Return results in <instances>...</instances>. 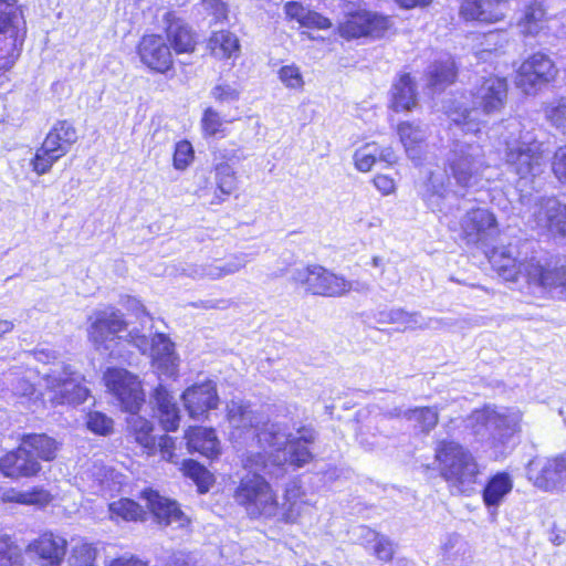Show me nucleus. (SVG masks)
<instances>
[{
	"instance_id": "9",
	"label": "nucleus",
	"mask_w": 566,
	"mask_h": 566,
	"mask_svg": "<svg viewBox=\"0 0 566 566\" xmlns=\"http://www.w3.org/2000/svg\"><path fill=\"white\" fill-rule=\"evenodd\" d=\"M291 281L305 293L324 297H343L350 291L363 292L368 290L366 283L348 281L345 276L318 264L293 269Z\"/></svg>"
},
{
	"instance_id": "26",
	"label": "nucleus",
	"mask_w": 566,
	"mask_h": 566,
	"mask_svg": "<svg viewBox=\"0 0 566 566\" xmlns=\"http://www.w3.org/2000/svg\"><path fill=\"white\" fill-rule=\"evenodd\" d=\"M379 322L402 326L403 331L437 328L442 324L440 318H424L418 312H406L402 308H392L379 314Z\"/></svg>"
},
{
	"instance_id": "2",
	"label": "nucleus",
	"mask_w": 566,
	"mask_h": 566,
	"mask_svg": "<svg viewBox=\"0 0 566 566\" xmlns=\"http://www.w3.org/2000/svg\"><path fill=\"white\" fill-rule=\"evenodd\" d=\"M484 153L476 143L469 140L454 142L447 159L444 172L432 174L427 184L423 198L432 210H441L440 199L450 193L464 196L468 189L475 187L486 168Z\"/></svg>"
},
{
	"instance_id": "40",
	"label": "nucleus",
	"mask_w": 566,
	"mask_h": 566,
	"mask_svg": "<svg viewBox=\"0 0 566 566\" xmlns=\"http://www.w3.org/2000/svg\"><path fill=\"white\" fill-rule=\"evenodd\" d=\"M1 501L23 505H45L51 501V495L42 488H34L29 491H19L11 488L2 492Z\"/></svg>"
},
{
	"instance_id": "49",
	"label": "nucleus",
	"mask_w": 566,
	"mask_h": 566,
	"mask_svg": "<svg viewBox=\"0 0 566 566\" xmlns=\"http://www.w3.org/2000/svg\"><path fill=\"white\" fill-rule=\"evenodd\" d=\"M378 145L375 143L359 147L354 154L355 167L363 172L369 171L377 160Z\"/></svg>"
},
{
	"instance_id": "55",
	"label": "nucleus",
	"mask_w": 566,
	"mask_h": 566,
	"mask_svg": "<svg viewBox=\"0 0 566 566\" xmlns=\"http://www.w3.org/2000/svg\"><path fill=\"white\" fill-rule=\"evenodd\" d=\"M546 118L556 127L566 126V101H559L545 107Z\"/></svg>"
},
{
	"instance_id": "63",
	"label": "nucleus",
	"mask_w": 566,
	"mask_h": 566,
	"mask_svg": "<svg viewBox=\"0 0 566 566\" xmlns=\"http://www.w3.org/2000/svg\"><path fill=\"white\" fill-rule=\"evenodd\" d=\"M34 386L25 378H19L12 384V391L15 396L29 397L34 394Z\"/></svg>"
},
{
	"instance_id": "35",
	"label": "nucleus",
	"mask_w": 566,
	"mask_h": 566,
	"mask_svg": "<svg viewBox=\"0 0 566 566\" xmlns=\"http://www.w3.org/2000/svg\"><path fill=\"white\" fill-rule=\"evenodd\" d=\"M398 134L408 157L415 161L419 160L428 135L426 128L405 122L398 126Z\"/></svg>"
},
{
	"instance_id": "13",
	"label": "nucleus",
	"mask_w": 566,
	"mask_h": 566,
	"mask_svg": "<svg viewBox=\"0 0 566 566\" xmlns=\"http://www.w3.org/2000/svg\"><path fill=\"white\" fill-rule=\"evenodd\" d=\"M127 340L143 354L150 352L153 367L163 375L171 377L177 371V357L174 344L164 334H156L149 340L145 334L134 328L128 331Z\"/></svg>"
},
{
	"instance_id": "52",
	"label": "nucleus",
	"mask_w": 566,
	"mask_h": 566,
	"mask_svg": "<svg viewBox=\"0 0 566 566\" xmlns=\"http://www.w3.org/2000/svg\"><path fill=\"white\" fill-rule=\"evenodd\" d=\"M201 128L206 136H214L221 133L223 130V120L220 114L216 109L208 107L201 118Z\"/></svg>"
},
{
	"instance_id": "15",
	"label": "nucleus",
	"mask_w": 566,
	"mask_h": 566,
	"mask_svg": "<svg viewBox=\"0 0 566 566\" xmlns=\"http://www.w3.org/2000/svg\"><path fill=\"white\" fill-rule=\"evenodd\" d=\"M556 72L553 61L547 55L536 53L521 64L515 84L525 94H535L554 80Z\"/></svg>"
},
{
	"instance_id": "22",
	"label": "nucleus",
	"mask_w": 566,
	"mask_h": 566,
	"mask_svg": "<svg viewBox=\"0 0 566 566\" xmlns=\"http://www.w3.org/2000/svg\"><path fill=\"white\" fill-rule=\"evenodd\" d=\"M142 497L145 500L147 507L154 514L158 523L172 525L177 528L185 527L189 524L188 517L175 501L164 497L153 490L144 491Z\"/></svg>"
},
{
	"instance_id": "32",
	"label": "nucleus",
	"mask_w": 566,
	"mask_h": 566,
	"mask_svg": "<svg viewBox=\"0 0 566 566\" xmlns=\"http://www.w3.org/2000/svg\"><path fill=\"white\" fill-rule=\"evenodd\" d=\"M208 49L218 60H235L241 52L239 38L228 30L213 32L208 40Z\"/></svg>"
},
{
	"instance_id": "45",
	"label": "nucleus",
	"mask_w": 566,
	"mask_h": 566,
	"mask_svg": "<svg viewBox=\"0 0 566 566\" xmlns=\"http://www.w3.org/2000/svg\"><path fill=\"white\" fill-rule=\"evenodd\" d=\"M0 566H25L21 548L6 534H0Z\"/></svg>"
},
{
	"instance_id": "6",
	"label": "nucleus",
	"mask_w": 566,
	"mask_h": 566,
	"mask_svg": "<svg viewBox=\"0 0 566 566\" xmlns=\"http://www.w3.org/2000/svg\"><path fill=\"white\" fill-rule=\"evenodd\" d=\"M436 460L452 492L470 494L474 491L482 471L470 450L454 441H441L436 448Z\"/></svg>"
},
{
	"instance_id": "14",
	"label": "nucleus",
	"mask_w": 566,
	"mask_h": 566,
	"mask_svg": "<svg viewBox=\"0 0 566 566\" xmlns=\"http://www.w3.org/2000/svg\"><path fill=\"white\" fill-rule=\"evenodd\" d=\"M107 389L117 397L128 412L138 411L145 401L138 377L123 368H108L104 374Z\"/></svg>"
},
{
	"instance_id": "50",
	"label": "nucleus",
	"mask_w": 566,
	"mask_h": 566,
	"mask_svg": "<svg viewBox=\"0 0 566 566\" xmlns=\"http://www.w3.org/2000/svg\"><path fill=\"white\" fill-rule=\"evenodd\" d=\"M195 159V150L188 140H180L175 146L172 166L177 170L187 169Z\"/></svg>"
},
{
	"instance_id": "56",
	"label": "nucleus",
	"mask_w": 566,
	"mask_h": 566,
	"mask_svg": "<svg viewBox=\"0 0 566 566\" xmlns=\"http://www.w3.org/2000/svg\"><path fill=\"white\" fill-rule=\"evenodd\" d=\"M52 133H55L56 138L66 144V147L70 149V146L74 144L77 139L76 130L72 124L66 120L59 122L52 129Z\"/></svg>"
},
{
	"instance_id": "47",
	"label": "nucleus",
	"mask_w": 566,
	"mask_h": 566,
	"mask_svg": "<svg viewBox=\"0 0 566 566\" xmlns=\"http://www.w3.org/2000/svg\"><path fill=\"white\" fill-rule=\"evenodd\" d=\"M277 77L289 90L296 92H302L304 90L305 81L302 71L294 63L280 67L277 71Z\"/></svg>"
},
{
	"instance_id": "21",
	"label": "nucleus",
	"mask_w": 566,
	"mask_h": 566,
	"mask_svg": "<svg viewBox=\"0 0 566 566\" xmlns=\"http://www.w3.org/2000/svg\"><path fill=\"white\" fill-rule=\"evenodd\" d=\"M138 54L146 66L158 73L167 72L174 64L170 48L160 35L143 36L138 45Z\"/></svg>"
},
{
	"instance_id": "16",
	"label": "nucleus",
	"mask_w": 566,
	"mask_h": 566,
	"mask_svg": "<svg viewBox=\"0 0 566 566\" xmlns=\"http://www.w3.org/2000/svg\"><path fill=\"white\" fill-rule=\"evenodd\" d=\"M392 27L388 17L368 11H357L348 14L339 24V33L343 38L355 39L360 36L380 38Z\"/></svg>"
},
{
	"instance_id": "4",
	"label": "nucleus",
	"mask_w": 566,
	"mask_h": 566,
	"mask_svg": "<svg viewBox=\"0 0 566 566\" xmlns=\"http://www.w3.org/2000/svg\"><path fill=\"white\" fill-rule=\"evenodd\" d=\"M270 455V463L262 453H250L243 460L245 469L253 473L244 475L233 493L235 502L243 506L249 516L272 520L277 514V496L269 482L260 474H274L275 465Z\"/></svg>"
},
{
	"instance_id": "58",
	"label": "nucleus",
	"mask_w": 566,
	"mask_h": 566,
	"mask_svg": "<svg viewBox=\"0 0 566 566\" xmlns=\"http://www.w3.org/2000/svg\"><path fill=\"white\" fill-rule=\"evenodd\" d=\"M552 169L556 178L566 184V145L560 146L554 154Z\"/></svg>"
},
{
	"instance_id": "12",
	"label": "nucleus",
	"mask_w": 566,
	"mask_h": 566,
	"mask_svg": "<svg viewBox=\"0 0 566 566\" xmlns=\"http://www.w3.org/2000/svg\"><path fill=\"white\" fill-rule=\"evenodd\" d=\"M532 484L545 492L566 490V453L554 457H537L526 468Z\"/></svg>"
},
{
	"instance_id": "8",
	"label": "nucleus",
	"mask_w": 566,
	"mask_h": 566,
	"mask_svg": "<svg viewBox=\"0 0 566 566\" xmlns=\"http://www.w3.org/2000/svg\"><path fill=\"white\" fill-rule=\"evenodd\" d=\"M521 421L522 412L515 407L485 406L465 419V427L480 440L497 446L520 431Z\"/></svg>"
},
{
	"instance_id": "20",
	"label": "nucleus",
	"mask_w": 566,
	"mask_h": 566,
	"mask_svg": "<svg viewBox=\"0 0 566 566\" xmlns=\"http://www.w3.org/2000/svg\"><path fill=\"white\" fill-rule=\"evenodd\" d=\"M538 229L553 235H566V205L556 198H542L533 212Z\"/></svg>"
},
{
	"instance_id": "10",
	"label": "nucleus",
	"mask_w": 566,
	"mask_h": 566,
	"mask_svg": "<svg viewBox=\"0 0 566 566\" xmlns=\"http://www.w3.org/2000/svg\"><path fill=\"white\" fill-rule=\"evenodd\" d=\"M87 337L94 347L112 357H123L120 345L127 340V323L123 313L114 307L94 311L88 316Z\"/></svg>"
},
{
	"instance_id": "28",
	"label": "nucleus",
	"mask_w": 566,
	"mask_h": 566,
	"mask_svg": "<svg viewBox=\"0 0 566 566\" xmlns=\"http://www.w3.org/2000/svg\"><path fill=\"white\" fill-rule=\"evenodd\" d=\"M167 38L176 53H189L195 50L196 41L191 30L172 12L164 15Z\"/></svg>"
},
{
	"instance_id": "37",
	"label": "nucleus",
	"mask_w": 566,
	"mask_h": 566,
	"mask_svg": "<svg viewBox=\"0 0 566 566\" xmlns=\"http://www.w3.org/2000/svg\"><path fill=\"white\" fill-rule=\"evenodd\" d=\"M175 276H188L193 280H220L222 279L220 261L202 264L181 263L175 265L170 272Z\"/></svg>"
},
{
	"instance_id": "62",
	"label": "nucleus",
	"mask_w": 566,
	"mask_h": 566,
	"mask_svg": "<svg viewBox=\"0 0 566 566\" xmlns=\"http://www.w3.org/2000/svg\"><path fill=\"white\" fill-rule=\"evenodd\" d=\"M374 185L382 195H390L396 188L394 179L386 175H377Z\"/></svg>"
},
{
	"instance_id": "17",
	"label": "nucleus",
	"mask_w": 566,
	"mask_h": 566,
	"mask_svg": "<svg viewBox=\"0 0 566 566\" xmlns=\"http://www.w3.org/2000/svg\"><path fill=\"white\" fill-rule=\"evenodd\" d=\"M315 506L305 499V493L297 482H291L286 485L283 502H277V514L273 518L276 522L286 524H300L311 520Z\"/></svg>"
},
{
	"instance_id": "59",
	"label": "nucleus",
	"mask_w": 566,
	"mask_h": 566,
	"mask_svg": "<svg viewBox=\"0 0 566 566\" xmlns=\"http://www.w3.org/2000/svg\"><path fill=\"white\" fill-rule=\"evenodd\" d=\"M247 263H248V258L245 254H235L224 262L220 261V269H221L222 277L232 275V274L239 272L247 265Z\"/></svg>"
},
{
	"instance_id": "60",
	"label": "nucleus",
	"mask_w": 566,
	"mask_h": 566,
	"mask_svg": "<svg viewBox=\"0 0 566 566\" xmlns=\"http://www.w3.org/2000/svg\"><path fill=\"white\" fill-rule=\"evenodd\" d=\"M41 148H43L44 151H49L56 155L59 158L63 157L69 151L66 144L60 142L56 138L55 133H52L51 130L46 135Z\"/></svg>"
},
{
	"instance_id": "23",
	"label": "nucleus",
	"mask_w": 566,
	"mask_h": 566,
	"mask_svg": "<svg viewBox=\"0 0 566 566\" xmlns=\"http://www.w3.org/2000/svg\"><path fill=\"white\" fill-rule=\"evenodd\" d=\"M41 464L33 458L30 450L23 444L0 459V471L8 478H30L38 474Z\"/></svg>"
},
{
	"instance_id": "25",
	"label": "nucleus",
	"mask_w": 566,
	"mask_h": 566,
	"mask_svg": "<svg viewBox=\"0 0 566 566\" xmlns=\"http://www.w3.org/2000/svg\"><path fill=\"white\" fill-rule=\"evenodd\" d=\"M127 433L147 455H154L157 452V440L154 434V424L148 419L137 415V411L130 412L126 419Z\"/></svg>"
},
{
	"instance_id": "1",
	"label": "nucleus",
	"mask_w": 566,
	"mask_h": 566,
	"mask_svg": "<svg viewBox=\"0 0 566 566\" xmlns=\"http://www.w3.org/2000/svg\"><path fill=\"white\" fill-rule=\"evenodd\" d=\"M227 418L232 439L240 440L245 432H256L258 443L270 449L275 465L289 463L301 468L313 458L307 444L315 441L316 433L311 427H301L295 434L286 421L266 422L259 429L260 415L243 400H231L227 405Z\"/></svg>"
},
{
	"instance_id": "64",
	"label": "nucleus",
	"mask_w": 566,
	"mask_h": 566,
	"mask_svg": "<svg viewBox=\"0 0 566 566\" xmlns=\"http://www.w3.org/2000/svg\"><path fill=\"white\" fill-rule=\"evenodd\" d=\"M105 566H147L145 562L135 557L124 555L118 558L111 559Z\"/></svg>"
},
{
	"instance_id": "5",
	"label": "nucleus",
	"mask_w": 566,
	"mask_h": 566,
	"mask_svg": "<svg viewBox=\"0 0 566 566\" xmlns=\"http://www.w3.org/2000/svg\"><path fill=\"white\" fill-rule=\"evenodd\" d=\"M507 98V82L503 77H484L472 93V107L462 101L452 103L448 111L451 120L467 134H475L484 123L483 116L500 113Z\"/></svg>"
},
{
	"instance_id": "46",
	"label": "nucleus",
	"mask_w": 566,
	"mask_h": 566,
	"mask_svg": "<svg viewBox=\"0 0 566 566\" xmlns=\"http://www.w3.org/2000/svg\"><path fill=\"white\" fill-rule=\"evenodd\" d=\"M545 10L538 2L531 3L524 12L520 22L522 32L526 34H536L544 24Z\"/></svg>"
},
{
	"instance_id": "51",
	"label": "nucleus",
	"mask_w": 566,
	"mask_h": 566,
	"mask_svg": "<svg viewBox=\"0 0 566 566\" xmlns=\"http://www.w3.org/2000/svg\"><path fill=\"white\" fill-rule=\"evenodd\" d=\"M241 91L235 84L218 83L211 90V96L221 104H230L239 101Z\"/></svg>"
},
{
	"instance_id": "57",
	"label": "nucleus",
	"mask_w": 566,
	"mask_h": 566,
	"mask_svg": "<svg viewBox=\"0 0 566 566\" xmlns=\"http://www.w3.org/2000/svg\"><path fill=\"white\" fill-rule=\"evenodd\" d=\"M373 551L375 556L382 562L391 560L395 553L392 543L387 537L378 534L375 535Z\"/></svg>"
},
{
	"instance_id": "30",
	"label": "nucleus",
	"mask_w": 566,
	"mask_h": 566,
	"mask_svg": "<svg viewBox=\"0 0 566 566\" xmlns=\"http://www.w3.org/2000/svg\"><path fill=\"white\" fill-rule=\"evenodd\" d=\"M390 418L402 417L410 422H415V429L422 433H429L436 428L439 421V410L437 407H417L413 409L395 408L388 412Z\"/></svg>"
},
{
	"instance_id": "29",
	"label": "nucleus",
	"mask_w": 566,
	"mask_h": 566,
	"mask_svg": "<svg viewBox=\"0 0 566 566\" xmlns=\"http://www.w3.org/2000/svg\"><path fill=\"white\" fill-rule=\"evenodd\" d=\"M185 438L190 453L198 452L207 458H216L220 453V442L213 429L193 427L186 432Z\"/></svg>"
},
{
	"instance_id": "43",
	"label": "nucleus",
	"mask_w": 566,
	"mask_h": 566,
	"mask_svg": "<svg viewBox=\"0 0 566 566\" xmlns=\"http://www.w3.org/2000/svg\"><path fill=\"white\" fill-rule=\"evenodd\" d=\"M109 518L112 521L136 522L145 517L143 507L133 500L119 499L108 505Z\"/></svg>"
},
{
	"instance_id": "34",
	"label": "nucleus",
	"mask_w": 566,
	"mask_h": 566,
	"mask_svg": "<svg viewBox=\"0 0 566 566\" xmlns=\"http://www.w3.org/2000/svg\"><path fill=\"white\" fill-rule=\"evenodd\" d=\"M441 549L444 560L452 566H469L473 560L471 546L459 534H449Z\"/></svg>"
},
{
	"instance_id": "18",
	"label": "nucleus",
	"mask_w": 566,
	"mask_h": 566,
	"mask_svg": "<svg viewBox=\"0 0 566 566\" xmlns=\"http://www.w3.org/2000/svg\"><path fill=\"white\" fill-rule=\"evenodd\" d=\"M460 224L463 239L469 244L483 243L497 231L495 216L483 208L467 211Z\"/></svg>"
},
{
	"instance_id": "38",
	"label": "nucleus",
	"mask_w": 566,
	"mask_h": 566,
	"mask_svg": "<svg viewBox=\"0 0 566 566\" xmlns=\"http://www.w3.org/2000/svg\"><path fill=\"white\" fill-rule=\"evenodd\" d=\"M455 76V63L450 56L434 62L427 71L428 85L438 90H442L452 84Z\"/></svg>"
},
{
	"instance_id": "54",
	"label": "nucleus",
	"mask_w": 566,
	"mask_h": 566,
	"mask_svg": "<svg viewBox=\"0 0 566 566\" xmlns=\"http://www.w3.org/2000/svg\"><path fill=\"white\" fill-rule=\"evenodd\" d=\"M59 159L60 158L56 155L49 151H44V149L40 147L36 149L34 158L31 161V165L33 170L41 176L46 174L51 169L53 164Z\"/></svg>"
},
{
	"instance_id": "41",
	"label": "nucleus",
	"mask_w": 566,
	"mask_h": 566,
	"mask_svg": "<svg viewBox=\"0 0 566 566\" xmlns=\"http://www.w3.org/2000/svg\"><path fill=\"white\" fill-rule=\"evenodd\" d=\"M217 189L211 205H219L224 198L230 196L237 188L235 175L232 167L227 163H220L214 168Z\"/></svg>"
},
{
	"instance_id": "3",
	"label": "nucleus",
	"mask_w": 566,
	"mask_h": 566,
	"mask_svg": "<svg viewBox=\"0 0 566 566\" xmlns=\"http://www.w3.org/2000/svg\"><path fill=\"white\" fill-rule=\"evenodd\" d=\"M490 262L503 280L515 283L523 281L530 293L566 294V269L564 266H546L536 256L522 259L513 245L494 249Z\"/></svg>"
},
{
	"instance_id": "11",
	"label": "nucleus",
	"mask_w": 566,
	"mask_h": 566,
	"mask_svg": "<svg viewBox=\"0 0 566 566\" xmlns=\"http://www.w3.org/2000/svg\"><path fill=\"white\" fill-rule=\"evenodd\" d=\"M46 395L53 403L78 405L86 400L90 390L84 378L67 365H57L43 376Z\"/></svg>"
},
{
	"instance_id": "36",
	"label": "nucleus",
	"mask_w": 566,
	"mask_h": 566,
	"mask_svg": "<svg viewBox=\"0 0 566 566\" xmlns=\"http://www.w3.org/2000/svg\"><path fill=\"white\" fill-rule=\"evenodd\" d=\"M513 481L510 474L501 472L489 480L483 490V502L488 507H497L512 491Z\"/></svg>"
},
{
	"instance_id": "53",
	"label": "nucleus",
	"mask_w": 566,
	"mask_h": 566,
	"mask_svg": "<svg viewBox=\"0 0 566 566\" xmlns=\"http://www.w3.org/2000/svg\"><path fill=\"white\" fill-rule=\"evenodd\" d=\"M86 426L91 431L105 436L113 430V420L102 412L94 411L88 413Z\"/></svg>"
},
{
	"instance_id": "31",
	"label": "nucleus",
	"mask_w": 566,
	"mask_h": 566,
	"mask_svg": "<svg viewBox=\"0 0 566 566\" xmlns=\"http://www.w3.org/2000/svg\"><path fill=\"white\" fill-rule=\"evenodd\" d=\"M417 106V86L410 74H402L391 87L390 107L395 112L411 111Z\"/></svg>"
},
{
	"instance_id": "42",
	"label": "nucleus",
	"mask_w": 566,
	"mask_h": 566,
	"mask_svg": "<svg viewBox=\"0 0 566 566\" xmlns=\"http://www.w3.org/2000/svg\"><path fill=\"white\" fill-rule=\"evenodd\" d=\"M21 441L30 450L32 455L34 453L43 461H52L59 449L57 442L46 434L23 436Z\"/></svg>"
},
{
	"instance_id": "48",
	"label": "nucleus",
	"mask_w": 566,
	"mask_h": 566,
	"mask_svg": "<svg viewBox=\"0 0 566 566\" xmlns=\"http://www.w3.org/2000/svg\"><path fill=\"white\" fill-rule=\"evenodd\" d=\"M182 470L187 476L196 482L201 493L209 490L212 476L202 465L193 460H188L184 462Z\"/></svg>"
},
{
	"instance_id": "61",
	"label": "nucleus",
	"mask_w": 566,
	"mask_h": 566,
	"mask_svg": "<svg viewBox=\"0 0 566 566\" xmlns=\"http://www.w3.org/2000/svg\"><path fill=\"white\" fill-rule=\"evenodd\" d=\"M157 450H159L161 458L168 462L177 463L175 455V441L169 436H161L157 441Z\"/></svg>"
},
{
	"instance_id": "19",
	"label": "nucleus",
	"mask_w": 566,
	"mask_h": 566,
	"mask_svg": "<svg viewBox=\"0 0 566 566\" xmlns=\"http://www.w3.org/2000/svg\"><path fill=\"white\" fill-rule=\"evenodd\" d=\"M67 549V541L53 533H44L25 547L40 566H62Z\"/></svg>"
},
{
	"instance_id": "27",
	"label": "nucleus",
	"mask_w": 566,
	"mask_h": 566,
	"mask_svg": "<svg viewBox=\"0 0 566 566\" xmlns=\"http://www.w3.org/2000/svg\"><path fill=\"white\" fill-rule=\"evenodd\" d=\"M504 3L495 0H463L460 14L465 20L480 22H496L504 17Z\"/></svg>"
},
{
	"instance_id": "33",
	"label": "nucleus",
	"mask_w": 566,
	"mask_h": 566,
	"mask_svg": "<svg viewBox=\"0 0 566 566\" xmlns=\"http://www.w3.org/2000/svg\"><path fill=\"white\" fill-rule=\"evenodd\" d=\"M154 400L158 410L159 421L166 431H175L179 427V409L174 397L159 385L154 394Z\"/></svg>"
},
{
	"instance_id": "39",
	"label": "nucleus",
	"mask_w": 566,
	"mask_h": 566,
	"mask_svg": "<svg viewBox=\"0 0 566 566\" xmlns=\"http://www.w3.org/2000/svg\"><path fill=\"white\" fill-rule=\"evenodd\" d=\"M284 11L287 18L296 20L304 27H315L318 29H327L331 22L327 18L317 12H313L304 8L300 2L289 1L284 6Z\"/></svg>"
},
{
	"instance_id": "44",
	"label": "nucleus",
	"mask_w": 566,
	"mask_h": 566,
	"mask_svg": "<svg viewBox=\"0 0 566 566\" xmlns=\"http://www.w3.org/2000/svg\"><path fill=\"white\" fill-rule=\"evenodd\" d=\"M97 548L85 541L75 543L67 558L69 566H98L96 564Z\"/></svg>"
},
{
	"instance_id": "24",
	"label": "nucleus",
	"mask_w": 566,
	"mask_h": 566,
	"mask_svg": "<svg viewBox=\"0 0 566 566\" xmlns=\"http://www.w3.org/2000/svg\"><path fill=\"white\" fill-rule=\"evenodd\" d=\"M182 401L190 417L203 416L218 406L216 385L212 381L193 385L185 390Z\"/></svg>"
},
{
	"instance_id": "7",
	"label": "nucleus",
	"mask_w": 566,
	"mask_h": 566,
	"mask_svg": "<svg viewBox=\"0 0 566 566\" xmlns=\"http://www.w3.org/2000/svg\"><path fill=\"white\" fill-rule=\"evenodd\" d=\"M505 137V160L521 179L534 178L544 171L546 156L543 144L533 138L530 132H523L518 120L507 124Z\"/></svg>"
}]
</instances>
